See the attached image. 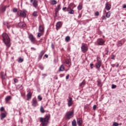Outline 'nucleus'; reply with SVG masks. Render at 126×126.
<instances>
[{
    "label": "nucleus",
    "instance_id": "obj_1",
    "mask_svg": "<svg viewBox=\"0 0 126 126\" xmlns=\"http://www.w3.org/2000/svg\"><path fill=\"white\" fill-rule=\"evenodd\" d=\"M50 119H51V115L50 114H46L44 118L40 117L39 118V121L41 123V126H48Z\"/></svg>",
    "mask_w": 126,
    "mask_h": 126
},
{
    "label": "nucleus",
    "instance_id": "obj_2",
    "mask_svg": "<svg viewBox=\"0 0 126 126\" xmlns=\"http://www.w3.org/2000/svg\"><path fill=\"white\" fill-rule=\"evenodd\" d=\"M3 41L6 47H10V38L6 33L2 34Z\"/></svg>",
    "mask_w": 126,
    "mask_h": 126
},
{
    "label": "nucleus",
    "instance_id": "obj_3",
    "mask_svg": "<svg viewBox=\"0 0 126 126\" xmlns=\"http://www.w3.org/2000/svg\"><path fill=\"white\" fill-rule=\"evenodd\" d=\"M27 11L26 10H20L17 12V15L19 17H22L23 18H25L27 15Z\"/></svg>",
    "mask_w": 126,
    "mask_h": 126
},
{
    "label": "nucleus",
    "instance_id": "obj_4",
    "mask_svg": "<svg viewBox=\"0 0 126 126\" xmlns=\"http://www.w3.org/2000/svg\"><path fill=\"white\" fill-rule=\"evenodd\" d=\"M101 64H102V60L99 57L96 58V63H95V67L98 70H100V67H101Z\"/></svg>",
    "mask_w": 126,
    "mask_h": 126
},
{
    "label": "nucleus",
    "instance_id": "obj_5",
    "mask_svg": "<svg viewBox=\"0 0 126 126\" xmlns=\"http://www.w3.org/2000/svg\"><path fill=\"white\" fill-rule=\"evenodd\" d=\"M74 115V112L73 110L71 111H68L65 114V116L67 120H70V119L73 118Z\"/></svg>",
    "mask_w": 126,
    "mask_h": 126
},
{
    "label": "nucleus",
    "instance_id": "obj_6",
    "mask_svg": "<svg viewBox=\"0 0 126 126\" xmlns=\"http://www.w3.org/2000/svg\"><path fill=\"white\" fill-rule=\"evenodd\" d=\"M29 38L30 39L31 42H32V43L33 44H34L35 42H36V38L32 34H31L29 35Z\"/></svg>",
    "mask_w": 126,
    "mask_h": 126
},
{
    "label": "nucleus",
    "instance_id": "obj_7",
    "mask_svg": "<svg viewBox=\"0 0 126 126\" xmlns=\"http://www.w3.org/2000/svg\"><path fill=\"white\" fill-rule=\"evenodd\" d=\"M97 43L98 46H103L105 44V41L102 38H99L97 39Z\"/></svg>",
    "mask_w": 126,
    "mask_h": 126
},
{
    "label": "nucleus",
    "instance_id": "obj_8",
    "mask_svg": "<svg viewBox=\"0 0 126 126\" xmlns=\"http://www.w3.org/2000/svg\"><path fill=\"white\" fill-rule=\"evenodd\" d=\"M56 30H59V29H61V28H62V27L63 26V23L61 21H59V22H58L57 23H56Z\"/></svg>",
    "mask_w": 126,
    "mask_h": 126
},
{
    "label": "nucleus",
    "instance_id": "obj_9",
    "mask_svg": "<svg viewBox=\"0 0 126 126\" xmlns=\"http://www.w3.org/2000/svg\"><path fill=\"white\" fill-rule=\"evenodd\" d=\"M30 2L32 3V5L35 7V8H37V7L38 6V0H30Z\"/></svg>",
    "mask_w": 126,
    "mask_h": 126
},
{
    "label": "nucleus",
    "instance_id": "obj_10",
    "mask_svg": "<svg viewBox=\"0 0 126 126\" xmlns=\"http://www.w3.org/2000/svg\"><path fill=\"white\" fill-rule=\"evenodd\" d=\"M81 49L82 53H87L88 51V47L84 45H82Z\"/></svg>",
    "mask_w": 126,
    "mask_h": 126
},
{
    "label": "nucleus",
    "instance_id": "obj_11",
    "mask_svg": "<svg viewBox=\"0 0 126 126\" xmlns=\"http://www.w3.org/2000/svg\"><path fill=\"white\" fill-rule=\"evenodd\" d=\"M73 104V101H72V98L71 97H69V99H67V105L69 107H71Z\"/></svg>",
    "mask_w": 126,
    "mask_h": 126
},
{
    "label": "nucleus",
    "instance_id": "obj_12",
    "mask_svg": "<svg viewBox=\"0 0 126 126\" xmlns=\"http://www.w3.org/2000/svg\"><path fill=\"white\" fill-rule=\"evenodd\" d=\"M37 106H38V101L37 100V99L33 98L32 100V106L37 107Z\"/></svg>",
    "mask_w": 126,
    "mask_h": 126
},
{
    "label": "nucleus",
    "instance_id": "obj_13",
    "mask_svg": "<svg viewBox=\"0 0 126 126\" xmlns=\"http://www.w3.org/2000/svg\"><path fill=\"white\" fill-rule=\"evenodd\" d=\"M38 32L45 33V27L42 25H39L38 28Z\"/></svg>",
    "mask_w": 126,
    "mask_h": 126
},
{
    "label": "nucleus",
    "instance_id": "obj_14",
    "mask_svg": "<svg viewBox=\"0 0 126 126\" xmlns=\"http://www.w3.org/2000/svg\"><path fill=\"white\" fill-rule=\"evenodd\" d=\"M44 54L45 51H44V50H42L40 52L38 57V62L39 61H41V60H42V58H43V56H44Z\"/></svg>",
    "mask_w": 126,
    "mask_h": 126
},
{
    "label": "nucleus",
    "instance_id": "obj_15",
    "mask_svg": "<svg viewBox=\"0 0 126 126\" xmlns=\"http://www.w3.org/2000/svg\"><path fill=\"white\" fill-rule=\"evenodd\" d=\"M64 63H65V64H68L69 67H70V66H71V62L70 61V59L65 60L64 61Z\"/></svg>",
    "mask_w": 126,
    "mask_h": 126
},
{
    "label": "nucleus",
    "instance_id": "obj_16",
    "mask_svg": "<svg viewBox=\"0 0 126 126\" xmlns=\"http://www.w3.org/2000/svg\"><path fill=\"white\" fill-rule=\"evenodd\" d=\"M77 123L78 126H81L82 124H83V122L82 121V119L77 118Z\"/></svg>",
    "mask_w": 126,
    "mask_h": 126
},
{
    "label": "nucleus",
    "instance_id": "obj_17",
    "mask_svg": "<svg viewBox=\"0 0 126 126\" xmlns=\"http://www.w3.org/2000/svg\"><path fill=\"white\" fill-rule=\"evenodd\" d=\"M67 11H68L69 14H74V10L71 9V8H70L69 6H68L67 8Z\"/></svg>",
    "mask_w": 126,
    "mask_h": 126
},
{
    "label": "nucleus",
    "instance_id": "obj_18",
    "mask_svg": "<svg viewBox=\"0 0 126 126\" xmlns=\"http://www.w3.org/2000/svg\"><path fill=\"white\" fill-rule=\"evenodd\" d=\"M27 100H29L32 98V93L29 92L27 94Z\"/></svg>",
    "mask_w": 126,
    "mask_h": 126
},
{
    "label": "nucleus",
    "instance_id": "obj_19",
    "mask_svg": "<svg viewBox=\"0 0 126 126\" xmlns=\"http://www.w3.org/2000/svg\"><path fill=\"white\" fill-rule=\"evenodd\" d=\"M18 25L19 27L21 28L25 27V26H26V25H25V23L22 22L19 23Z\"/></svg>",
    "mask_w": 126,
    "mask_h": 126
},
{
    "label": "nucleus",
    "instance_id": "obj_20",
    "mask_svg": "<svg viewBox=\"0 0 126 126\" xmlns=\"http://www.w3.org/2000/svg\"><path fill=\"white\" fill-rule=\"evenodd\" d=\"M11 99H12V97H11V96L10 95L7 96L5 98V101L6 103H7L9 101H10Z\"/></svg>",
    "mask_w": 126,
    "mask_h": 126
},
{
    "label": "nucleus",
    "instance_id": "obj_21",
    "mask_svg": "<svg viewBox=\"0 0 126 126\" xmlns=\"http://www.w3.org/2000/svg\"><path fill=\"white\" fill-rule=\"evenodd\" d=\"M111 4H110L108 3H106L105 4V8L108 11H109V10H110V9H111Z\"/></svg>",
    "mask_w": 126,
    "mask_h": 126
},
{
    "label": "nucleus",
    "instance_id": "obj_22",
    "mask_svg": "<svg viewBox=\"0 0 126 126\" xmlns=\"http://www.w3.org/2000/svg\"><path fill=\"white\" fill-rule=\"evenodd\" d=\"M63 70H64V66L63 64H62L60 66L59 71L60 72L61 71H63Z\"/></svg>",
    "mask_w": 126,
    "mask_h": 126
},
{
    "label": "nucleus",
    "instance_id": "obj_23",
    "mask_svg": "<svg viewBox=\"0 0 126 126\" xmlns=\"http://www.w3.org/2000/svg\"><path fill=\"white\" fill-rule=\"evenodd\" d=\"M16 89L18 90H22V89H23V86H22V85H18L17 86Z\"/></svg>",
    "mask_w": 126,
    "mask_h": 126
},
{
    "label": "nucleus",
    "instance_id": "obj_24",
    "mask_svg": "<svg viewBox=\"0 0 126 126\" xmlns=\"http://www.w3.org/2000/svg\"><path fill=\"white\" fill-rule=\"evenodd\" d=\"M105 16L107 18H110V17H111V12L108 11L106 12Z\"/></svg>",
    "mask_w": 126,
    "mask_h": 126
},
{
    "label": "nucleus",
    "instance_id": "obj_25",
    "mask_svg": "<svg viewBox=\"0 0 126 126\" xmlns=\"http://www.w3.org/2000/svg\"><path fill=\"white\" fill-rule=\"evenodd\" d=\"M6 117V115H5V113H2L1 114V117H0V120H3L4 118Z\"/></svg>",
    "mask_w": 126,
    "mask_h": 126
},
{
    "label": "nucleus",
    "instance_id": "obj_26",
    "mask_svg": "<svg viewBox=\"0 0 126 126\" xmlns=\"http://www.w3.org/2000/svg\"><path fill=\"white\" fill-rule=\"evenodd\" d=\"M43 35H44V32H39L37 33V38H40L41 36H43Z\"/></svg>",
    "mask_w": 126,
    "mask_h": 126
},
{
    "label": "nucleus",
    "instance_id": "obj_27",
    "mask_svg": "<svg viewBox=\"0 0 126 126\" xmlns=\"http://www.w3.org/2000/svg\"><path fill=\"white\" fill-rule=\"evenodd\" d=\"M4 25H6L8 28V29H9L10 28V25L8 23V22H4L3 23Z\"/></svg>",
    "mask_w": 126,
    "mask_h": 126
},
{
    "label": "nucleus",
    "instance_id": "obj_28",
    "mask_svg": "<svg viewBox=\"0 0 126 126\" xmlns=\"http://www.w3.org/2000/svg\"><path fill=\"white\" fill-rule=\"evenodd\" d=\"M97 82L98 86H99V87H101V86H102V82H101V80H98L97 81Z\"/></svg>",
    "mask_w": 126,
    "mask_h": 126
},
{
    "label": "nucleus",
    "instance_id": "obj_29",
    "mask_svg": "<svg viewBox=\"0 0 126 126\" xmlns=\"http://www.w3.org/2000/svg\"><path fill=\"white\" fill-rule=\"evenodd\" d=\"M72 126H77L76 124V121L75 120H73L72 122Z\"/></svg>",
    "mask_w": 126,
    "mask_h": 126
},
{
    "label": "nucleus",
    "instance_id": "obj_30",
    "mask_svg": "<svg viewBox=\"0 0 126 126\" xmlns=\"http://www.w3.org/2000/svg\"><path fill=\"white\" fill-rule=\"evenodd\" d=\"M24 61V59H23V58H22L21 57H19L18 58V63H23V61Z\"/></svg>",
    "mask_w": 126,
    "mask_h": 126
},
{
    "label": "nucleus",
    "instance_id": "obj_31",
    "mask_svg": "<svg viewBox=\"0 0 126 126\" xmlns=\"http://www.w3.org/2000/svg\"><path fill=\"white\" fill-rule=\"evenodd\" d=\"M51 4L53 5H55V4H57V0H52L51 1Z\"/></svg>",
    "mask_w": 126,
    "mask_h": 126
},
{
    "label": "nucleus",
    "instance_id": "obj_32",
    "mask_svg": "<svg viewBox=\"0 0 126 126\" xmlns=\"http://www.w3.org/2000/svg\"><path fill=\"white\" fill-rule=\"evenodd\" d=\"M85 82L84 81H83L79 85L80 87H84V86H85Z\"/></svg>",
    "mask_w": 126,
    "mask_h": 126
},
{
    "label": "nucleus",
    "instance_id": "obj_33",
    "mask_svg": "<svg viewBox=\"0 0 126 126\" xmlns=\"http://www.w3.org/2000/svg\"><path fill=\"white\" fill-rule=\"evenodd\" d=\"M70 40V37H69V36H67L65 37V40L66 42H69Z\"/></svg>",
    "mask_w": 126,
    "mask_h": 126
},
{
    "label": "nucleus",
    "instance_id": "obj_34",
    "mask_svg": "<svg viewBox=\"0 0 126 126\" xmlns=\"http://www.w3.org/2000/svg\"><path fill=\"white\" fill-rule=\"evenodd\" d=\"M40 111L42 114H44V113H45V109H44V107H43V106L40 107Z\"/></svg>",
    "mask_w": 126,
    "mask_h": 126
},
{
    "label": "nucleus",
    "instance_id": "obj_35",
    "mask_svg": "<svg viewBox=\"0 0 126 126\" xmlns=\"http://www.w3.org/2000/svg\"><path fill=\"white\" fill-rule=\"evenodd\" d=\"M122 124H119V123H117V122H114L113 124V126H121Z\"/></svg>",
    "mask_w": 126,
    "mask_h": 126
},
{
    "label": "nucleus",
    "instance_id": "obj_36",
    "mask_svg": "<svg viewBox=\"0 0 126 126\" xmlns=\"http://www.w3.org/2000/svg\"><path fill=\"white\" fill-rule=\"evenodd\" d=\"M33 16H34V17H36V16H38V12L37 11H34L33 12Z\"/></svg>",
    "mask_w": 126,
    "mask_h": 126
},
{
    "label": "nucleus",
    "instance_id": "obj_37",
    "mask_svg": "<svg viewBox=\"0 0 126 126\" xmlns=\"http://www.w3.org/2000/svg\"><path fill=\"white\" fill-rule=\"evenodd\" d=\"M77 9H78V10H81V9H82V5H79L77 7Z\"/></svg>",
    "mask_w": 126,
    "mask_h": 126
},
{
    "label": "nucleus",
    "instance_id": "obj_38",
    "mask_svg": "<svg viewBox=\"0 0 126 126\" xmlns=\"http://www.w3.org/2000/svg\"><path fill=\"white\" fill-rule=\"evenodd\" d=\"M6 10V6H4V7L2 8L1 11H2V12H4V11H5Z\"/></svg>",
    "mask_w": 126,
    "mask_h": 126
},
{
    "label": "nucleus",
    "instance_id": "obj_39",
    "mask_svg": "<svg viewBox=\"0 0 126 126\" xmlns=\"http://www.w3.org/2000/svg\"><path fill=\"white\" fill-rule=\"evenodd\" d=\"M56 9L59 11L61 9V4L58 5L57 7H56Z\"/></svg>",
    "mask_w": 126,
    "mask_h": 126
},
{
    "label": "nucleus",
    "instance_id": "obj_40",
    "mask_svg": "<svg viewBox=\"0 0 126 126\" xmlns=\"http://www.w3.org/2000/svg\"><path fill=\"white\" fill-rule=\"evenodd\" d=\"M123 46V43L121 42H119L117 44V47H122Z\"/></svg>",
    "mask_w": 126,
    "mask_h": 126
},
{
    "label": "nucleus",
    "instance_id": "obj_41",
    "mask_svg": "<svg viewBox=\"0 0 126 126\" xmlns=\"http://www.w3.org/2000/svg\"><path fill=\"white\" fill-rule=\"evenodd\" d=\"M37 99H38L39 101H42V100L43 99V98L41 96V95H38L37 96Z\"/></svg>",
    "mask_w": 126,
    "mask_h": 126
},
{
    "label": "nucleus",
    "instance_id": "obj_42",
    "mask_svg": "<svg viewBox=\"0 0 126 126\" xmlns=\"http://www.w3.org/2000/svg\"><path fill=\"white\" fill-rule=\"evenodd\" d=\"M38 67L40 68V69H41V70H43L44 69V67L41 65H39Z\"/></svg>",
    "mask_w": 126,
    "mask_h": 126
},
{
    "label": "nucleus",
    "instance_id": "obj_43",
    "mask_svg": "<svg viewBox=\"0 0 126 126\" xmlns=\"http://www.w3.org/2000/svg\"><path fill=\"white\" fill-rule=\"evenodd\" d=\"M112 89H115V88H117V85L113 84L111 87Z\"/></svg>",
    "mask_w": 126,
    "mask_h": 126
},
{
    "label": "nucleus",
    "instance_id": "obj_44",
    "mask_svg": "<svg viewBox=\"0 0 126 126\" xmlns=\"http://www.w3.org/2000/svg\"><path fill=\"white\" fill-rule=\"evenodd\" d=\"M99 14V13L98 11H96L94 13V16H98Z\"/></svg>",
    "mask_w": 126,
    "mask_h": 126
},
{
    "label": "nucleus",
    "instance_id": "obj_45",
    "mask_svg": "<svg viewBox=\"0 0 126 126\" xmlns=\"http://www.w3.org/2000/svg\"><path fill=\"white\" fill-rule=\"evenodd\" d=\"M6 76V74H5L4 75H2V79H5Z\"/></svg>",
    "mask_w": 126,
    "mask_h": 126
},
{
    "label": "nucleus",
    "instance_id": "obj_46",
    "mask_svg": "<svg viewBox=\"0 0 126 126\" xmlns=\"http://www.w3.org/2000/svg\"><path fill=\"white\" fill-rule=\"evenodd\" d=\"M13 12H17V8H14L13 9Z\"/></svg>",
    "mask_w": 126,
    "mask_h": 126
},
{
    "label": "nucleus",
    "instance_id": "obj_47",
    "mask_svg": "<svg viewBox=\"0 0 126 126\" xmlns=\"http://www.w3.org/2000/svg\"><path fill=\"white\" fill-rule=\"evenodd\" d=\"M106 16H102V18H101V19H102V20H106L107 19L106 18Z\"/></svg>",
    "mask_w": 126,
    "mask_h": 126
},
{
    "label": "nucleus",
    "instance_id": "obj_48",
    "mask_svg": "<svg viewBox=\"0 0 126 126\" xmlns=\"http://www.w3.org/2000/svg\"><path fill=\"white\" fill-rule=\"evenodd\" d=\"M96 108H97V106L96 105H94L93 106V110H94V111H95L96 110Z\"/></svg>",
    "mask_w": 126,
    "mask_h": 126
},
{
    "label": "nucleus",
    "instance_id": "obj_49",
    "mask_svg": "<svg viewBox=\"0 0 126 126\" xmlns=\"http://www.w3.org/2000/svg\"><path fill=\"white\" fill-rule=\"evenodd\" d=\"M0 111L1 112H3V111H4V107H1L0 109Z\"/></svg>",
    "mask_w": 126,
    "mask_h": 126
},
{
    "label": "nucleus",
    "instance_id": "obj_50",
    "mask_svg": "<svg viewBox=\"0 0 126 126\" xmlns=\"http://www.w3.org/2000/svg\"><path fill=\"white\" fill-rule=\"evenodd\" d=\"M14 82H15V83H17V82H18V80L17 79L14 78Z\"/></svg>",
    "mask_w": 126,
    "mask_h": 126
},
{
    "label": "nucleus",
    "instance_id": "obj_51",
    "mask_svg": "<svg viewBox=\"0 0 126 126\" xmlns=\"http://www.w3.org/2000/svg\"><path fill=\"white\" fill-rule=\"evenodd\" d=\"M93 65H94V64H93V63H91L90 64V67H91V68L92 69L93 68Z\"/></svg>",
    "mask_w": 126,
    "mask_h": 126
},
{
    "label": "nucleus",
    "instance_id": "obj_52",
    "mask_svg": "<svg viewBox=\"0 0 126 126\" xmlns=\"http://www.w3.org/2000/svg\"><path fill=\"white\" fill-rule=\"evenodd\" d=\"M69 78V74H68L66 76V78L65 79L66 80L68 79Z\"/></svg>",
    "mask_w": 126,
    "mask_h": 126
},
{
    "label": "nucleus",
    "instance_id": "obj_53",
    "mask_svg": "<svg viewBox=\"0 0 126 126\" xmlns=\"http://www.w3.org/2000/svg\"><path fill=\"white\" fill-rule=\"evenodd\" d=\"M31 50H33V51H36V48H34V47H31Z\"/></svg>",
    "mask_w": 126,
    "mask_h": 126
},
{
    "label": "nucleus",
    "instance_id": "obj_54",
    "mask_svg": "<svg viewBox=\"0 0 126 126\" xmlns=\"http://www.w3.org/2000/svg\"><path fill=\"white\" fill-rule=\"evenodd\" d=\"M42 76H43L44 77H46V76H47V74H42Z\"/></svg>",
    "mask_w": 126,
    "mask_h": 126
},
{
    "label": "nucleus",
    "instance_id": "obj_55",
    "mask_svg": "<svg viewBox=\"0 0 126 126\" xmlns=\"http://www.w3.org/2000/svg\"><path fill=\"white\" fill-rule=\"evenodd\" d=\"M51 47H52V49H54L55 48V46H54V44H53V43L52 44Z\"/></svg>",
    "mask_w": 126,
    "mask_h": 126
},
{
    "label": "nucleus",
    "instance_id": "obj_56",
    "mask_svg": "<svg viewBox=\"0 0 126 126\" xmlns=\"http://www.w3.org/2000/svg\"><path fill=\"white\" fill-rule=\"evenodd\" d=\"M65 9H66V7H64L63 8V10H65Z\"/></svg>",
    "mask_w": 126,
    "mask_h": 126
},
{
    "label": "nucleus",
    "instance_id": "obj_57",
    "mask_svg": "<svg viewBox=\"0 0 126 126\" xmlns=\"http://www.w3.org/2000/svg\"><path fill=\"white\" fill-rule=\"evenodd\" d=\"M105 51L106 52V55H108V53H109V50H106Z\"/></svg>",
    "mask_w": 126,
    "mask_h": 126
},
{
    "label": "nucleus",
    "instance_id": "obj_58",
    "mask_svg": "<svg viewBox=\"0 0 126 126\" xmlns=\"http://www.w3.org/2000/svg\"><path fill=\"white\" fill-rule=\"evenodd\" d=\"M44 57H45V58H48L49 56L48 55H47V54H45L44 55Z\"/></svg>",
    "mask_w": 126,
    "mask_h": 126
},
{
    "label": "nucleus",
    "instance_id": "obj_59",
    "mask_svg": "<svg viewBox=\"0 0 126 126\" xmlns=\"http://www.w3.org/2000/svg\"><path fill=\"white\" fill-rule=\"evenodd\" d=\"M123 8H126V4H124L123 5Z\"/></svg>",
    "mask_w": 126,
    "mask_h": 126
},
{
    "label": "nucleus",
    "instance_id": "obj_60",
    "mask_svg": "<svg viewBox=\"0 0 126 126\" xmlns=\"http://www.w3.org/2000/svg\"><path fill=\"white\" fill-rule=\"evenodd\" d=\"M119 63L117 64L116 67H119Z\"/></svg>",
    "mask_w": 126,
    "mask_h": 126
},
{
    "label": "nucleus",
    "instance_id": "obj_61",
    "mask_svg": "<svg viewBox=\"0 0 126 126\" xmlns=\"http://www.w3.org/2000/svg\"><path fill=\"white\" fill-rule=\"evenodd\" d=\"M112 60H115V57L114 56L111 58Z\"/></svg>",
    "mask_w": 126,
    "mask_h": 126
},
{
    "label": "nucleus",
    "instance_id": "obj_62",
    "mask_svg": "<svg viewBox=\"0 0 126 126\" xmlns=\"http://www.w3.org/2000/svg\"><path fill=\"white\" fill-rule=\"evenodd\" d=\"M81 18V16H78V18Z\"/></svg>",
    "mask_w": 126,
    "mask_h": 126
},
{
    "label": "nucleus",
    "instance_id": "obj_63",
    "mask_svg": "<svg viewBox=\"0 0 126 126\" xmlns=\"http://www.w3.org/2000/svg\"><path fill=\"white\" fill-rule=\"evenodd\" d=\"M70 4H73V3H71Z\"/></svg>",
    "mask_w": 126,
    "mask_h": 126
}]
</instances>
